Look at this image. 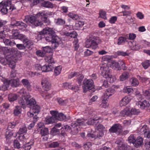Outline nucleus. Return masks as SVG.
<instances>
[{"label": "nucleus", "mask_w": 150, "mask_h": 150, "mask_svg": "<svg viewBox=\"0 0 150 150\" xmlns=\"http://www.w3.org/2000/svg\"><path fill=\"white\" fill-rule=\"evenodd\" d=\"M42 32H45L42 33L46 34L47 36H45V40L47 42H51L52 46H54V48L62 43L61 40L58 37L55 35V33L52 29L46 28L44 29Z\"/></svg>", "instance_id": "1"}, {"label": "nucleus", "mask_w": 150, "mask_h": 150, "mask_svg": "<svg viewBox=\"0 0 150 150\" xmlns=\"http://www.w3.org/2000/svg\"><path fill=\"white\" fill-rule=\"evenodd\" d=\"M98 122V119H90L87 121L86 120L78 119L75 121H74L71 124V126L75 127L80 126H86L88 125H96Z\"/></svg>", "instance_id": "2"}, {"label": "nucleus", "mask_w": 150, "mask_h": 150, "mask_svg": "<svg viewBox=\"0 0 150 150\" xmlns=\"http://www.w3.org/2000/svg\"><path fill=\"white\" fill-rule=\"evenodd\" d=\"M100 42V40L99 37L91 35L86 40L85 46L87 48H91L95 50Z\"/></svg>", "instance_id": "3"}, {"label": "nucleus", "mask_w": 150, "mask_h": 150, "mask_svg": "<svg viewBox=\"0 0 150 150\" xmlns=\"http://www.w3.org/2000/svg\"><path fill=\"white\" fill-rule=\"evenodd\" d=\"M38 13L36 15H30L25 16L23 21L27 23L32 24L35 26L42 27L43 25L42 21L37 20Z\"/></svg>", "instance_id": "4"}, {"label": "nucleus", "mask_w": 150, "mask_h": 150, "mask_svg": "<svg viewBox=\"0 0 150 150\" xmlns=\"http://www.w3.org/2000/svg\"><path fill=\"white\" fill-rule=\"evenodd\" d=\"M94 85L93 80L91 79H85L83 81L82 88L84 92L94 88Z\"/></svg>", "instance_id": "5"}, {"label": "nucleus", "mask_w": 150, "mask_h": 150, "mask_svg": "<svg viewBox=\"0 0 150 150\" xmlns=\"http://www.w3.org/2000/svg\"><path fill=\"white\" fill-rule=\"evenodd\" d=\"M50 112L52 115L54 116L55 120H57L60 121H67L69 119V118H67L66 116L62 113H59L57 111H51Z\"/></svg>", "instance_id": "6"}, {"label": "nucleus", "mask_w": 150, "mask_h": 150, "mask_svg": "<svg viewBox=\"0 0 150 150\" xmlns=\"http://www.w3.org/2000/svg\"><path fill=\"white\" fill-rule=\"evenodd\" d=\"M21 94H22V97L20 98L18 100V103L21 106V107H22L23 109L25 108L26 100L27 98L28 93H27L24 89L21 90L19 92Z\"/></svg>", "instance_id": "7"}, {"label": "nucleus", "mask_w": 150, "mask_h": 150, "mask_svg": "<svg viewBox=\"0 0 150 150\" xmlns=\"http://www.w3.org/2000/svg\"><path fill=\"white\" fill-rule=\"evenodd\" d=\"M115 92V90L112 88H110L106 89L102 96V102L103 103H107V99L114 94Z\"/></svg>", "instance_id": "8"}, {"label": "nucleus", "mask_w": 150, "mask_h": 150, "mask_svg": "<svg viewBox=\"0 0 150 150\" xmlns=\"http://www.w3.org/2000/svg\"><path fill=\"white\" fill-rule=\"evenodd\" d=\"M122 127L119 123L114 124L109 129L110 133H115L119 135L122 133Z\"/></svg>", "instance_id": "9"}, {"label": "nucleus", "mask_w": 150, "mask_h": 150, "mask_svg": "<svg viewBox=\"0 0 150 150\" xmlns=\"http://www.w3.org/2000/svg\"><path fill=\"white\" fill-rule=\"evenodd\" d=\"M41 84L42 88L45 91H47L50 89L51 83L47 79L43 78L41 81Z\"/></svg>", "instance_id": "10"}, {"label": "nucleus", "mask_w": 150, "mask_h": 150, "mask_svg": "<svg viewBox=\"0 0 150 150\" xmlns=\"http://www.w3.org/2000/svg\"><path fill=\"white\" fill-rule=\"evenodd\" d=\"M37 65L38 66V69H40L42 72H49L52 71L53 69V67L52 65H45L42 66H41L40 64H37Z\"/></svg>", "instance_id": "11"}, {"label": "nucleus", "mask_w": 150, "mask_h": 150, "mask_svg": "<svg viewBox=\"0 0 150 150\" xmlns=\"http://www.w3.org/2000/svg\"><path fill=\"white\" fill-rule=\"evenodd\" d=\"M27 98L26 100V103L27 107L30 108H32V107L36 103L35 99L31 98V96L28 93Z\"/></svg>", "instance_id": "12"}, {"label": "nucleus", "mask_w": 150, "mask_h": 150, "mask_svg": "<svg viewBox=\"0 0 150 150\" xmlns=\"http://www.w3.org/2000/svg\"><path fill=\"white\" fill-rule=\"evenodd\" d=\"M54 22L55 24L57 25L63 26L65 25V27H70L71 26L70 25H65L66 23L65 19L61 18L55 19Z\"/></svg>", "instance_id": "13"}, {"label": "nucleus", "mask_w": 150, "mask_h": 150, "mask_svg": "<svg viewBox=\"0 0 150 150\" xmlns=\"http://www.w3.org/2000/svg\"><path fill=\"white\" fill-rule=\"evenodd\" d=\"M63 86L64 88L66 89H70L74 91L75 92H77L79 90V87L78 86H73L71 85V83H63Z\"/></svg>", "instance_id": "14"}, {"label": "nucleus", "mask_w": 150, "mask_h": 150, "mask_svg": "<svg viewBox=\"0 0 150 150\" xmlns=\"http://www.w3.org/2000/svg\"><path fill=\"white\" fill-rule=\"evenodd\" d=\"M136 104L139 107L142 109H144L145 108L149 107L150 105L149 102L146 100L142 101H139L137 102Z\"/></svg>", "instance_id": "15"}, {"label": "nucleus", "mask_w": 150, "mask_h": 150, "mask_svg": "<svg viewBox=\"0 0 150 150\" xmlns=\"http://www.w3.org/2000/svg\"><path fill=\"white\" fill-rule=\"evenodd\" d=\"M100 70L103 71L102 73L103 75H109L110 70L107 64H103L100 67Z\"/></svg>", "instance_id": "16"}, {"label": "nucleus", "mask_w": 150, "mask_h": 150, "mask_svg": "<svg viewBox=\"0 0 150 150\" xmlns=\"http://www.w3.org/2000/svg\"><path fill=\"white\" fill-rule=\"evenodd\" d=\"M23 43L24 45L25 48H32V46L33 44V42L28 38L24 39L23 41Z\"/></svg>", "instance_id": "17"}, {"label": "nucleus", "mask_w": 150, "mask_h": 150, "mask_svg": "<svg viewBox=\"0 0 150 150\" xmlns=\"http://www.w3.org/2000/svg\"><path fill=\"white\" fill-rule=\"evenodd\" d=\"M15 22L12 25L13 26H19V28L20 29H25L27 27V25L22 22L15 21Z\"/></svg>", "instance_id": "18"}, {"label": "nucleus", "mask_w": 150, "mask_h": 150, "mask_svg": "<svg viewBox=\"0 0 150 150\" xmlns=\"http://www.w3.org/2000/svg\"><path fill=\"white\" fill-rule=\"evenodd\" d=\"M130 101V99L129 97L125 96L120 101V105L121 107L125 106L129 103Z\"/></svg>", "instance_id": "19"}, {"label": "nucleus", "mask_w": 150, "mask_h": 150, "mask_svg": "<svg viewBox=\"0 0 150 150\" xmlns=\"http://www.w3.org/2000/svg\"><path fill=\"white\" fill-rule=\"evenodd\" d=\"M110 67L113 69L119 70L121 69L118 62L114 60L111 61Z\"/></svg>", "instance_id": "20"}, {"label": "nucleus", "mask_w": 150, "mask_h": 150, "mask_svg": "<svg viewBox=\"0 0 150 150\" xmlns=\"http://www.w3.org/2000/svg\"><path fill=\"white\" fill-rule=\"evenodd\" d=\"M3 42L7 46H13L16 45L14 40L11 39H4Z\"/></svg>", "instance_id": "21"}, {"label": "nucleus", "mask_w": 150, "mask_h": 150, "mask_svg": "<svg viewBox=\"0 0 150 150\" xmlns=\"http://www.w3.org/2000/svg\"><path fill=\"white\" fill-rule=\"evenodd\" d=\"M38 16L40 17V18L42 21L47 25H49L50 24L51 21L47 17L45 16H42L41 14L38 13Z\"/></svg>", "instance_id": "22"}, {"label": "nucleus", "mask_w": 150, "mask_h": 150, "mask_svg": "<svg viewBox=\"0 0 150 150\" xmlns=\"http://www.w3.org/2000/svg\"><path fill=\"white\" fill-rule=\"evenodd\" d=\"M143 144V138L141 137H139L135 140L134 144V146L136 147H138Z\"/></svg>", "instance_id": "23"}, {"label": "nucleus", "mask_w": 150, "mask_h": 150, "mask_svg": "<svg viewBox=\"0 0 150 150\" xmlns=\"http://www.w3.org/2000/svg\"><path fill=\"white\" fill-rule=\"evenodd\" d=\"M9 83L12 87H17L19 85V80L18 79H12L9 81Z\"/></svg>", "instance_id": "24"}, {"label": "nucleus", "mask_w": 150, "mask_h": 150, "mask_svg": "<svg viewBox=\"0 0 150 150\" xmlns=\"http://www.w3.org/2000/svg\"><path fill=\"white\" fill-rule=\"evenodd\" d=\"M21 82L24 86L26 87L28 91L31 90V86L29 81L27 79H23Z\"/></svg>", "instance_id": "25"}, {"label": "nucleus", "mask_w": 150, "mask_h": 150, "mask_svg": "<svg viewBox=\"0 0 150 150\" xmlns=\"http://www.w3.org/2000/svg\"><path fill=\"white\" fill-rule=\"evenodd\" d=\"M64 35L67 36L71 38H77L78 36L77 33L75 31L70 33L65 32L64 33Z\"/></svg>", "instance_id": "26"}, {"label": "nucleus", "mask_w": 150, "mask_h": 150, "mask_svg": "<svg viewBox=\"0 0 150 150\" xmlns=\"http://www.w3.org/2000/svg\"><path fill=\"white\" fill-rule=\"evenodd\" d=\"M41 6L47 8H52L53 7L52 4L49 1H44L41 3Z\"/></svg>", "instance_id": "27"}, {"label": "nucleus", "mask_w": 150, "mask_h": 150, "mask_svg": "<svg viewBox=\"0 0 150 150\" xmlns=\"http://www.w3.org/2000/svg\"><path fill=\"white\" fill-rule=\"evenodd\" d=\"M55 119L53 116L50 117H47L45 118V124H52L55 122Z\"/></svg>", "instance_id": "28"}, {"label": "nucleus", "mask_w": 150, "mask_h": 150, "mask_svg": "<svg viewBox=\"0 0 150 150\" xmlns=\"http://www.w3.org/2000/svg\"><path fill=\"white\" fill-rule=\"evenodd\" d=\"M129 42L132 44L131 47L132 50H137L141 48L140 45L138 44H137L135 41H133L132 42Z\"/></svg>", "instance_id": "29"}, {"label": "nucleus", "mask_w": 150, "mask_h": 150, "mask_svg": "<svg viewBox=\"0 0 150 150\" xmlns=\"http://www.w3.org/2000/svg\"><path fill=\"white\" fill-rule=\"evenodd\" d=\"M6 60L7 61L6 63L9 65L10 68L13 69L15 67L16 64L15 62L14 61L12 60L11 58H9L8 59H6Z\"/></svg>", "instance_id": "30"}, {"label": "nucleus", "mask_w": 150, "mask_h": 150, "mask_svg": "<svg viewBox=\"0 0 150 150\" xmlns=\"http://www.w3.org/2000/svg\"><path fill=\"white\" fill-rule=\"evenodd\" d=\"M33 140H32L30 142L23 144L22 147L25 150H30L31 148V146L33 145Z\"/></svg>", "instance_id": "31"}, {"label": "nucleus", "mask_w": 150, "mask_h": 150, "mask_svg": "<svg viewBox=\"0 0 150 150\" xmlns=\"http://www.w3.org/2000/svg\"><path fill=\"white\" fill-rule=\"evenodd\" d=\"M27 131V128L25 125L21 126L20 128L19 131L18 132V134L21 135L24 133H26Z\"/></svg>", "instance_id": "32"}, {"label": "nucleus", "mask_w": 150, "mask_h": 150, "mask_svg": "<svg viewBox=\"0 0 150 150\" xmlns=\"http://www.w3.org/2000/svg\"><path fill=\"white\" fill-rule=\"evenodd\" d=\"M31 109H32L33 112L35 114L38 113L40 111V107L36 103L32 107Z\"/></svg>", "instance_id": "33"}, {"label": "nucleus", "mask_w": 150, "mask_h": 150, "mask_svg": "<svg viewBox=\"0 0 150 150\" xmlns=\"http://www.w3.org/2000/svg\"><path fill=\"white\" fill-rule=\"evenodd\" d=\"M17 98V96L15 94L11 93L8 96V99L10 102L13 101Z\"/></svg>", "instance_id": "34"}, {"label": "nucleus", "mask_w": 150, "mask_h": 150, "mask_svg": "<svg viewBox=\"0 0 150 150\" xmlns=\"http://www.w3.org/2000/svg\"><path fill=\"white\" fill-rule=\"evenodd\" d=\"M38 117L35 114L34 117H33V122L29 125L28 127V128L29 129H30L33 127L35 125V123L37 121Z\"/></svg>", "instance_id": "35"}, {"label": "nucleus", "mask_w": 150, "mask_h": 150, "mask_svg": "<svg viewBox=\"0 0 150 150\" xmlns=\"http://www.w3.org/2000/svg\"><path fill=\"white\" fill-rule=\"evenodd\" d=\"M21 108L18 106L16 107L13 111V114L17 116L21 113L22 111Z\"/></svg>", "instance_id": "36"}, {"label": "nucleus", "mask_w": 150, "mask_h": 150, "mask_svg": "<svg viewBox=\"0 0 150 150\" xmlns=\"http://www.w3.org/2000/svg\"><path fill=\"white\" fill-rule=\"evenodd\" d=\"M40 134L42 136L47 135L49 133L48 129L45 127L42 129H40Z\"/></svg>", "instance_id": "37"}, {"label": "nucleus", "mask_w": 150, "mask_h": 150, "mask_svg": "<svg viewBox=\"0 0 150 150\" xmlns=\"http://www.w3.org/2000/svg\"><path fill=\"white\" fill-rule=\"evenodd\" d=\"M130 81L131 82L132 86H136L138 85L139 82L138 80L134 78H132L130 79Z\"/></svg>", "instance_id": "38"}, {"label": "nucleus", "mask_w": 150, "mask_h": 150, "mask_svg": "<svg viewBox=\"0 0 150 150\" xmlns=\"http://www.w3.org/2000/svg\"><path fill=\"white\" fill-rule=\"evenodd\" d=\"M126 40V38L123 37H120L118 39L117 44L120 45L124 44L126 41H127Z\"/></svg>", "instance_id": "39"}, {"label": "nucleus", "mask_w": 150, "mask_h": 150, "mask_svg": "<svg viewBox=\"0 0 150 150\" xmlns=\"http://www.w3.org/2000/svg\"><path fill=\"white\" fill-rule=\"evenodd\" d=\"M142 65L145 69H146L150 66V61L146 60L142 62Z\"/></svg>", "instance_id": "40"}, {"label": "nucleus", "mask_w": 150, "mask_h": 150, "mask_svg": "<svg viewBox=\"0 0 150 150\" xmlns=\"http://www.w3.org/2000/svg\"><path fill=\"white\" fill-rule=\"evenodd\" d=\"M46 60L48 63V64L52 65V66H53L52 64L55 63L54 59L51 56L47 57Z\"/></svg>", "instance_id": "41"}, {"label": "nucleus", "mask_w": 150, "mask_h": 150, "mask_svg": "<svg viewBox=\"0 0 150 150\" xmlns=\"http://www.w3.org/2000/svg\"><path fill=\"white\" fill-rule=\"evenodd\" d=\"M129 116H131L132 115H137L140 112V111L139 110H136L135 108H132L130 110H129Z\"/></svg>", "instance_id": "42"}, {"label": "nucleus", "mask_w": 150, "mask_h": 150, "mask_svg": "<svg viewBox=\"0 0 150 150\" xmlns=\"http://www.w3.org/2000/svg\"><path fill=\"white\" fill-rule=\"evenodd\" d=\"M62 68V66H60L55 67L54 70V74L55 75H59L61 73Z\"/></svg>", "instance_id": "43"}, {"label": "nucleus", "mask_w": 150, "mask_h": 150, "mask_svg": "<svg viewBox=\"0 0 150 150\" xmlns=\"http://www.w3.org/2000/svg\"><path fill=\"white\" fill-rule=\"evenodd\" d=\"M99 16L100 17L104 20H106L107 19V18L106 16V12L105 11L103 10H101L100 11Z\"/></svg>", "instance_id": "44"}, {"label": "nucleus", "mask_w": 150, "mask_h": 150, "mask_svg": "<svg viewBox=\"0 0 150 150\" xmlns=\"http://www.w3.org/2000/svg\"><path fill=\"white\" fill-rule=\"evenodd\" d=\"M68 16L70 18L74 20H77L79 18V16L76 14L72 13L71 12L69 13L68 14Z\"/></svg>", "instance_id": "45"}, {"label": "nucleus", "mask_w": 150, "mask_h": 150, "mask_svg": "<svg viewBox=\"0 0 150 150\" xmlns=\"http://www.w3.org/2000/svg\"><path fill=\"white\" fill-rule=\"evenodd\" d=\"M42 30L39 32V33L36 36V39H37L38 40H41L44 36V35H45V33H44L45 32H42Z\"/></svg>", "instance_id": "46"}, {"label": "nucleus", "mask_w": 150, "mask_h": 150, "mask_svg": "<svg viewBox=\"0 0 150 150\" xmlns=\"http://www.w3.org/2000/svg\"><path fill=\"white\" fill-rule=\"evenodd\" d=\"M128 140L129 143H132L134 145L135 139L134 135H131L128 137Z\"/></svg>", "instance_id": "47"}, {"label": "nucleus", "mask_w": 150, "mask_h": 150, "mask_svg": "<svg viewBox=\"0 0 150 150\" xmlns=\"http://www.w3.org/2000/svg\"><path fill=\"white\" fill-rule=\"evenodd\" d=\"M57 100L60 105H64L67 103V101L66 100H63L60 98H57Z\"/></svg>", "instance_id": "48"}, {"label": "nucleus", "mask_w": 150, "mask_h": 150, "mask_svg": "<svg viewBox=\"0 0 150 150\" xmlns=\"http://www.w3.org/2000/svg\"><path fill=\"white\" fill-rule=\"evenodd\" d=\"M11 33L13 38L14 39H17V38L19 34L18 32V30L17 29L13 30Z\"/></svg>", "instance_id": "49"}, {"label": "nucleus", "mask_w": 150, "mask_h": 150, "mask_svg": "<svg viewBox=\"0 0 150 150\" xmlns=\"http://www.w3.org/2000/svg\"><path fill=\"white\" fill-rule=\"evenodd\" d=\"M49 146L50 148H55L59 146V143L57 142H53L49 144Z\"/></svg>", "instance_id": "50"}, {"label": "nucleus", "mask_w": 150, "mask_h": 150, "mask_svg": "<svg viewBox=\"0 0 150 150\" xmlns=\"http://www.w3.org/2000/svg\"><path fill=\"white\" fill-rule=\"evenodd\" d=\"M129 110L128 109H124L120 112V115L122 117L124 116L125 115L129 116Z\"/></svg>", "instance_id": "51"}, {"label": "nucleus", "mask_w": 150, "mask_h": 150, "mask_svg": "<svg viewBox=\"0 0 150 150\" xmlns=\"http://www.w3.org/2000/svg\"><path fill=\"white\" fill-rule=\"evenodd\" d=\"M52 12H47L43 11L42 12H39V14H41L42 16H45L47 17L52 16Z\"/></svg>", "instance_id": "52"}, {"label": "nucleus", "mask_w": 150, "mask_h": 150, "mask_svg": "<svg viewBox=\"0 0 150 150\" xmlns=\"http://www.w3.org/2000/svg\"><path fill=\"white\" fill-rule=\"evenodd\" d=\"M17 124L16 122H13L9 123L8 124V129H10L14 128Z\"/></svg>", "instance_id": "53"}, {"label": "nucleus", "mask_w": 150, "mask_h": 150, "mask_svg": "<svg viewBox=\"0 0 150 150\" xmlns=\"http://www.w3.org/2000/svg\"><path fill=\"white\" fill-rule=\"evenodd\" d=\"M13 145L15 148L19 149L21 148V144L17 140H15L13 142Z\"/></svg>", "instance_id": "54"}, {"label": "nucleus", "mask_w": 150, "mask_h": 150, "mask_svg": "<svg viewBox=\"0 0 150 150\" xmlns=\"http://www.w3.org/2000/svg\"><path fill=\"white\" fill-rule=\"evenodd\" d=\"M60 129H57L54 127L52 129L51 131V134L53 135L56 134L57 133L59 132Z\"/></svg>", "instance_id": "55"}, {"label": "nucleus", "mask_w": 150, "mask_h": 150, "mask_svg": "<svg viewBox=\"0 0 150 150\" xmlns=\"http://www.w3.org/2000/svg\"><path fill=\"white\" fill-rule=\"evenodd\" d=\"M143 95L145 96L147 99L150 98V89L146 90L143 92Z\"/></svg>", "instance_id": "56"}, {"label": "nucleus", "mask_w": 150, "mask_h": 150, "mask_svg": "<svg viewBox=\"0 0 150 150\" xmlns=\"http://www.w3.org/2000/svg\"><path fill=\"white\" fill-rule=\"evenodd\" d=\"M104 78H105L110 83H113L114 81V78H113L111 76H103Z\"/></svg>", "instance_id": "57"}, {"label": "nucleus", "mask_w": 150, "mask_h": 150, "mask_svg": "<svg viewBox=\"0 0 150 150\" xmlns=\"http://www.w3.org/2000/svg\"><path fill=\"white\" fill-rule=\"evenodd\" d=\"M60 129H65V131L69 132L71 130V128L69 126L65 125L62 126V128Z\"/></svg>", "instance_id": "58"}, {"label": "nucleus", "mask_w": 150, "mask_h": 150, "mask_svg": "<svg viewBox=\"0 0 150 150\" xmlns=\"http://www.w3.org/2000/svg\"><path fill=\"white\" fill-rule=\"evenodd\" d=\"M43 51L45 53H50L52 49L50 47L46 46L43 47Z\"/></svg>", "instance_id": "59"}, {"label": "nucleus", "mask_w": 150, "mask_h": 150, "mask_svg": "<svg viewBox=\"0 0 150 150\" xmlns=\"http://www.w3.org/2000/svg\"><path fill=\"white\" fill-rule=\"evenodd\" d=\"M148 130V128L147 126L144 125L140 129V132L142 134H143L144 135Z\"/></svg>", "instance_id": "60"}, {"label": "nucleus", "mask_w": 150, "mask_h": 150, "mask_svg": "<svg viewBox=\"0 0 150 150\" xmlns=\"http://www.w3.org/2000/svg\"><path fill=\"white\" fill-rule=\"evenodd\" d=\"M117 54L118 55L123 56H128L129 55V54L127 53L126 52H124L121 51H118L117 52Z\"/></svg>", "instance_id": "61"}, {"label": "nucleus", "mask_w": 150, "mask_h": 150, "mask_svg": "<svg viewBox=\"0 0 150 150\" xmlns=\"http://www.w3.org/2000/svg\"><path fill=\"white\" fill-rule=\"evenodd\" d=\"M136 37V35L133 33H130L128 35V39L129 40H134Z\"/></svg>", "instance_id": "62"}, {"label": "nucleus", "mask_w": 150, "mask_h": 150, "mask_svg": "<svg viewBox=\"0 0 150 150\" xmlns=\"http://www.w3.org/2000/svg\"><path fill=\"white\" fill-rule=\"evenodd\" d=\"M91 143L90 142H87L83 145V147L86 150H88L91 146Z\"/></svg>", "instance_id": "63"}, {"label": "nucleus", "mask_w": 150, "mask_h": 150, "mask_svg": "<svg viewBox=\"0 0 150 150\" xmlns=\"http://www.w3.org/2000/svg\"><path fill=\"white\" fill-rule=\"evenodd\" d=\"M102 59L103 61H106L107 62H110L111 61V57L110 56L105 55L102 57Z\"/></svg>", "instance_id": "64"}]
</instances>
